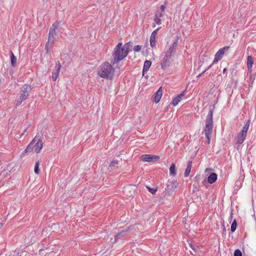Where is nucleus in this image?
<instances>
[{
    "label": "nucleus",
    "mask_w": 256,
    "mask_h": 256,
    "mask_svg": "<svg viewBox=\"0 0 256 256\" xmlns=\"http://www.w3.org/2000/svg\"><path fill=\"white\" fill-rule=\"evenodd\" d=\"M213 110L210 108L205 122V126L204 127V132L205 136L207 140L208 144H210L212 132L213 131Z\"/></svg>",
    "instance_id": "2"
},
{
    "label": "nucleus",
    "mask_w": 256,
    "mask_h": 256,
    "mask_svg": "<svg viewBox=\"0 0 256 256\" xmlns=\"http://www.w3.org/2000/svg\"><path fill=\"white\" fill-rule=\"evenodd\" d=\"M152 65V62L150 60H146L144 62L143 70H142V75L144 76L145 72H147Z\"/></svg>",
    "instance_id": "16"
},
{
    "label": "nucleus",
    "mask_w": 256,
    "mask_h": 256,
    "mask_svg": "<svg viewBox=\"0 0 256 256\" xmlns=\"http://www.w3.org/2000/svg\"><path fill=\"white\" fill-rule=\"evenodd\" d=\"M164 15L162 12L158 13V12L154 16V21L158 24L160 25L162 24L160 18H162Z\"/></svg>",
    "instance_id": "14"
},
{
    "label": "nucleus",
    "mask_w": 256,
    "mask_h": 256,
    "mask_svg": "<svg viewBox=\"0 0 256 256\" xmlns=\"http://www.w3.org/2000/svg\"><path fill=\"white\" fill-rule=\"evenodd\" d=\"M191 248H192V249H193L194 250V248L192 246H191Z\"/></svg>",
    "instance_id": "39"
},
{
    "label": "nucleus",
    "mask_w": 256,
    "mask_h": 256,
    "mask_svg": "<svg viewBox=\"0 0 256 256\" xmlns=\"http://www.w3.org/2000/svg\"><path fill=\"white\" fill-rule=\"evenodd\" d=\"M214 64H212V63L205 70H206V72L210 68H211V67Z\"/></svg>",
    "instance_id": "35"
},
{
    "label": "nucleus",
    "mask_w": 256,
    "mask_h": 256,
    "mask_svg": "<svg viewBox=\"0 0 256 256\" xmlns=\"http://www.w3.org/2000/svg\"><path fill=\"white\" fill-rule=\"evenodd\" d=\"M234 256H242V253L240 250H236L234 252Z\"/></svg>",
    "instance_id": "28"
},
{
    "label": "nucleus",
    "mask_w": 256,
    "mask_h": 256,
    "mask_svg": "<svg viewBox=\"0 0 256 256\" xmlns=\"http://www.w3.org/2000/svg\"><path fill=\"white\" fill-rule=\"evenodd\" d=\"M32 90L31 86L28 84H24L20 89L19 98L16 103V106H20L22 102L26 100Z\"/></svg>",
    "instance_id": "5"
},
{
    "label": "nucleus",
    "mask_w": 256,
    "mask_h": 256,
    "mask_svg": "<svg viewBox=\"0 0 256 256\" xmlns=\"http://www.w3.org/2000/svg\"><path fill=\"white\" fill-rule=\"evenodd\" d=\"M226 70V68H224V70H223V72L224 73Z\"/></svg>",
    "instance_id": "37"
},
{
    "label": "nucleus",
    "mask_w": 256,
    "mask_h": 256,
    "mask_svg": "<svg viewBox=\"0 0 256 256\" xmlns=\"http://www.w3.org/2000/svg\"><path fill=\"white\" fill-rule=\"evenodd\" d=\"M156 35L151 34V36H150V46L152 48H154V47L156 46Z\"/></svg>",
    "instance_id": "23"
},
{
    "label": "nucleus",
    "mask_w": 256,
    "mask_h": 256,
    "mask_svg": "<svg viewBox=\"0 0 256 256\" xmlns=\"http://www.w3.org/2000/svg\"><path fill=\"white\" fill-rule=\"evenodd\" d=\"M132 186V187L134 188V190L136 189V186L132 185V186Z\"/></svg>",
    "instance_id": "36"
},
{
    "label": "nucleus",
    "mask_w": 256,
    "mask_h": 256,
    "mask_svg": "<svg viewBox=\"0 0 256 256\" xmlns=\"http://www.w3.org/2000/svg\"><path fill=\"white\" fill-rule=\"evenodd\" d=\"M230 47L228 46H226L222 48H220L214 56V58L212 62V64L216 63L218 60H220L223 57L225 51L228 50Z\"/></svg>",
    "instance_id": "10"
},
{
    "label": "nucleus",
    "mask_w": 256,
    "mask_h": 256,
    "mask_svg": "<svg viewBox=\"0 0 256 256\" xmlns=\"http://www.w3.org/2000/svg\"><path fill=\"white\" fill-rule=\"evenodd\" d=\"M160 29V28H156V30H154L152 34L156 36L158 30Z\"/></svg>",
    "instance_id": "32"
},
{
    "label": "nucleus",
    "mask_w": 256,
    "mask_h": 256,
    "mask_svg": "<svg viewBox=\"0 0 256 256\" xmlns=\"http://www.w3.org/2000/svg\"><path fill=\"white\" fill-rule=\"evenodd\" d=\"M140 158L142 160L146 162H155L160 159L158 156L153 154H143Z\"/></svg>",
    "instance_id": "11"
},
{
    "label": "nucleus",
    "mask_w": 256,
    "mask_h": 256,
    "mask_svg": "<svg viewBox=\"0 0 256 256\" xmlns=\"http://www.w3.org/2000/svg\"><path fill=\"white\" fill-rule=\"evenodd\" d=\"M39 166H40V162H39V161H38L36 162L34 168V172L36 174H38L40 173Z\"/></svg>",
    "instance_id": "26"
},
{
    "label": "nucleus",
    "mask_w": 256,
    "mask_h": 256,
    "mask_svg": "<svg viewBox=\"0 0 256 256\" xmlns=\"http://www.w3.org/2000/svg\"><path fill=\"white\" fill-rule=\"evenodd\" d=\"M246 137V136L245 135H243V134L240 133L236 138V143L242 144L244 142Z\"/></svg>",
    "instance_id": "18"
},
{
    "label": "nucleus",
    "mask_w": 256,
    "mask_h": 256,
    "mask_svg": "<svg viewBox=\"0 0 256 256\" xmlns=\"http://www.w3.org/2000/svg\"><path fill=\"white\" fill-rule=\"evenodd\" d=\"M178 186V182L176 180H168L166 186L164 191V196H170Z\"/></svg>",
    "instance_id": "7"
},
{
    "label": "nucleus",
    "mask_w": 256,
    "mask_h": 256,
    "mask_svg": "<svg viewBox=\"0 0 256 256\" xmlns=\"http://www.w3.org/2000/svg\"><path fill=\"white\" fill-rule=\"evenodd\" d=\"M230 217H232V213L230 214Z\"/></svg>",
    "instance_id": "41"
},
{
    "label": "nucleus",
    "mask_w": 256,
    "mask_h": 256,
    "mask_svg": "<svg viewBox=\"0 0 256 256\" xmlns=\"http://www.w3.org/2000/svg\"><path fill=\"white\" fill-rule=\"evenodd\" d=\"M98 72L100 77L111 78L114 74V69L108 62H105L100 66Z\"/></svg>",
    "instance_id": "4"
},
{
    "label": "nucleus",
    "mask_w": 256,
    "mask_h": 256,
    "mask_svg": "<svg viewBox=\"0 0 256 256\" xmlns=\"http://www.w3.org/2000/svg\"><path fill=\"white\" fill-rule=\"evenodd\" d=\"M162 88L160 87L158 90V91L156 92H155V94H154V102H155V103L157 104L160 102V100L162 98Z\"/></svg>",
    "instance_id": "13"
},
{
    "label": "nucleus",
    "mask_w": 256,
    "mask_h": 256,
    "mask_svg": "<svg viewBox=\"0 0 256 256\" xmlns=\"http://www.w3.org/2000/svg\"><path fill=\"white\" fill-rule=\"evenodd\" d=\"M122 234H123V232H121L119 234H118L116 236H115V239H116L118 238L120 236H122Z\"/></svg>",
    "instance_id": "33"
},
{
    "label": "nucleus",
    "mask_w": 256,
    "mask_h": 256,
    "mask_svg": "<svg viewBox=\"0 0 256 256\" xmlns=\"http://www.w3.org/2000/svg\"><path fill=\"white\" fill-rule=\"evenodd\" d=\"M56 26L54 24H53L50 29L48 41L46 44V48L47 50V51H48L50 48L52 47L54 43V42L56 40Z\"/></svg>",
    "instance_id": "6"
},
{
    "label": "nucleus",
    "mask_w": 256,
    "mask_h": 256,
    "mask_svg": "<svg viewBox=\"0 0 256 256\" xmlns=\"http://www.w3.org/2000/svg\"><path fill=\"white\" fill-rule=\"evenodd\" d=\"M206 72V70H204L202 72H201L200 74H198V76H197V78H198V77H200L204 73H205Z\"/></svg>",
    "instance_id": "34"
},
{
    "label": "nucleus",
    "mask_w": 256,
    "mask_h": 256,
    "mask_svg": "<svg viewBox=\"0 0 256 256\" xmlns=\"http://www.w3.org/2000/svg\"><path fill=\"white\" fill-rule=\"evenodd\" d=\"M170 174L172 176H175L176 174V165L172 163L170 168Z\"/></svg>",
    "instance_id": "22"
},
{
    "label": "nucleus",
    "mask_w": 256,
    "mask_h": 256,
    "mask_svg": "<svg viewBox=\"0 0 256 256\" xmlns=\"http://www.w3.org/2000/svg\"><path fill=\"white\" fill-rule=\"evenodd\" d=\"M142 46L140 45L135 46L134 48V50L135 52H138L141 50Z\"/></svg>",
    "instance_id": "29"
},
{
    "label": "nucleus",
    "mask_w": 256,
    "mask_h": 256,
    "mask_svg": "<svg viewBox=\"0 0 256 256\" xmlns=\"http://www.w3.org/2000/svg\"><path fill=\"white\" fill-rule=\"evenodd\" d=\"M184 92H182L180 94L174 98L172 101V104L174 106H176L178 102L182 100V98L184 96Z\"/></svg>",
    "instance_id": "15"
},
{
    "label": "nucleus",
    "mask_w": 256,
    "mask_h": 256,
    "mask_svg": "<svg viewBox=\"0 0 256 256\" xmlns=\"http://www.w3.org/2000/svg\"><path fill=\"white\" fill-rule=\"evenodd\" d=\"M43 147V142L40 136L36 135L30 143L25 150L22 153V154L30 153L34 151L36 154L40 152Z\"/></svg>",
    "instance_id": "3"
},
{
    "label": "nucleus",
    "mask_w": 256,
    "mask_h": 256,
    "mask_svg": "<svg viewBox=\"0 0 256 256\" xmlns=\"http://www.w3.org/2000/svg\"><path fill=\"white\" fill-rule=\"evenodd\" d=\"M146 188H148V191L152 194H154L157 190L156 188H152L148 186H146Z\"/></svg>",
    "instance_id": "30"
},
{
    "label": "nucleus",
    "mask_w": 256,
    "mask_h": 256,
    "mask_svg": "<svg viewBox=\"0 0 256 256\" xmlns=\"http://www.w3.org/2000/svg\"><path fill=\"white\" fill-rule=\"evenodd\" d=\"M118 164V162L117 161H116V160H112L111 162H110V169L112 170V168L113 167H115L116 166V165Z\"/></svg>",
    "instance_id": "27"
},
{
    "label": "nucleus",
    "mask_w": 256,
    "mask_h": 256,
    "mask_svg": "<svg viewBox=\"0 0 256 256\" xmlns=\"http://www.w3.org/2000/svg\"><path fill=\"white\" fill-rule=\"evenodd\" d=\"M192 161H191V160L188 161V164H187L186 168V170H185V172L184 174V176L185 177H187L189 176L190 170H191V169H192Z\"/></svg>",
    "instance_id": "19"
},
{
    "label": "nucleus",
    "mask_w": 256,
    "mask_h": 256,
    "mask_svg": "<svg viewBox=\"0 0 256 256\" xmlns=\"http://www.w3.org/2000/svg\"><path fill=\"white\" fill-rule=\"evenodd\" d=\"M179 38L178 36H176L174 39L173 40L172 44L170 46L168 49L166 50V53L173 56L176 52V48L178 46Z\"/></svg>",
    "instance_id": "9"
},
{
    "label": "nucleus",
    "mask_w": 256,
    "mask_h": 256,
    "mask_svg": "<svg viewBox=\"0 0 256 256\" xmlns=\"http://www.w3.org/2000/svg\"><path fill=\"white\" fill-rule=\"evenodd\" d=\"M250 120H248L246 122V124H244V126H243L242 129L240 132V133L243 134V135L244 134L246 136L247 132H248V128L250 126Z\"/></svg>",
    "instance_id": "20"
},
{
    "label": "nucleus",
    "mask_w": 256,
    "mask_h": 256,
    "mask_svg": "<svg viewBox=\"0 0 256 256\" xmlns=\"http://www.w3.org/2000/svg\"><path fill=\"white\" fill-rule=\"evenodd\" d=\"M172 56L164 52V57L161 59L160 66L162 70H164L170 66V59Z\"/></svg>",
    "instance_id": "8"
},
{
    "label": "nucleus",
    "mask_w": 256,
    "mask_h": 256,
    "mask_svg": "<svg viewBox=\"0 0 256 256\" xmlns=\"http://www.w3.org/2000/svg\"><path fill=\"white\" fill-rule=\"evenodd\" d=\"M122 43H118L115 47L112 56L111 62L114 65L124 58L128 54V42L126 43L123 47Z\"/></svg>",
    "instance_id": "1"
},
{
    "label": "nucleus",
    "mask_w": 256,
    "mask_h": 256,
    "mask_svg": "<svg viewBox=\"0 0 256 256\" xmlns=\"http://www.w3.org/2000/svg\"><path fill=\"white\" fill-rule=\"evenodd\" d=\"M10 56L11 58L12 65V66H14L16 61V58L15 57L14 53L12 51L10 52Z\"/></svg>",
    "instance_id": "24"
},
{
    "label": "nucleus",
    "mask_w": 256,
    "mask_h": 256,
    "mask_svg": "<svg viewBox=\"0 0 256 256\" xmlns=\"http://www.w3.org/2000/svg\"><path fill=\"white\" fill-rule=\"evenodd\" d=\"M2 226H3V224L0 223V228Z\"/></svg>",
    "instance_id": "38"
},
{
    "label": "nucleus",
    "mask_w": 256,
    "mask_h": 256,
    "mask_svg": "<svg viewBox=\"0 0 256 256\" xmlns=\"http://www.w3.org/2000/svg\"><path fill=\"white\" fill-rule=\"evenodd\" d=\"M165 8H166V6H164V4L162 5L160 7V10H161L160 12H162L164 14Z\"/></svg>",
    "instance_id": "31"
},
{
    "label": "nucleus",
    "mask_w": 256,
    "mask_h": 256,
    "mask_svg": "<svg viewBox=\"0 0 256 256\" xmlns=\"http://www.w3.org/2000/svg\"><path fill=\"white\" fill-rule=\"evenodd\" d=\"M217 180V174L212 172L208 178V182L209 184H212L214 183Z\"/></svg>",
    "instance_id": "17"
},
{
    "label": "nucleus",
    "mask_w": 256,
    "mask_h": 256,
    "mask_svg": "<svg viewBox=\"0 0 256 256\" xmlns=\"http://www.w3.org/2000/svg\"><path fill=\"white\" fill-rule=\"evenodd\" d=\"M253 64L252 58L250 56H248L247 58V66L248 70H251Z\"/></svg>",
    "instance_id": "21"
},
{
    "label": "nucleus",
    "mask_w": 256,
    "mask_h": 256,
    "mask_svg": "<svg viewBox=\"0 0 256 256\" xmlns=\"http://www.w3.org/2000/svg\"><path fill=\"white\" fill-rule=\"evenodd\" d=\"M236 226H237L236 222V220H234L233 221V222L231 225V227H230V230L232 232H234L236 230Z\"/></svg>",
    "instance_id": "25"
},
{
    "label": "nucleus",
    "mask_w": 256,
    "mask_h": 256,
    "mask_svg": "<svg viewBox=\"0 0 256 256\" xmlns=\"http://www.w3.org/2000/svg\"><path fill=\"white\" fill-rule=\"evenodd\" d=\"M61 68V65L59 62L56 64V65L54 67V68L52 72V78L54 81H56L57 79V78L58 76L60 69Z\"/></svg>",
    "instance_id": "12"
},
{
    "label": "nucleus",
    "mask_w": 256,
    "mask_h": 256,
    "mask_svg": "<svg viewBox=\"0 0 256 256\" xmlns=\"http://www.w3.org/2000/svg\"><path fill=\"white\" fill-rule=\"evenodd\" d=\"M155 26H156V25H155V24H154V25L152 26V27H155Z\"/></svg>",
    "instance_id": "40"
}]
</instances>
